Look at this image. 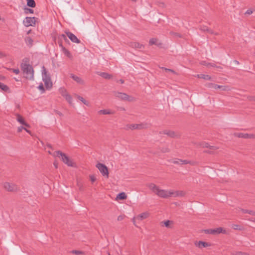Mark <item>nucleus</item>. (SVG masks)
<instances>
[{
    "instance_id": "1",
    "label": "nucleus",
    "mask_w": 255,
    "mask_h": 255,
    "mask_svg": "<svg viewBox=\"0 0 255 255\" xmlns=\"http://www.w3.org/2000/svg\"><path fill=\"white\" fill-rule=\"evenodd\" d=\"M20 67L26 79L30 80L33 79L34 70L31 65L27 63H22Z\"/></svg>"
},
{
    "instance_id": "2",
    "label": "nucleus",
    "mask_w": 255,
    "mask_h": 255,
    "mask_svg": "<svg viewBox=\"0 0 255 255\" xmlns=\"http://www.w3.org/2000/svg\"><path fill=\"white\" fill-rule=\"evenodd\" d=\"M53 156L55 157H59L61 158L62 161L66 164H67L68 166H73L74 163L73 161L69 158L68 156L66 155L65 153L62 152L60 151H56L53 153Z\"/></svg>"
},
{
    "instance_id": "3",
    "label": "nucleus",
    "mask_w": 255,
    "mask_h": 255,
    "mask_svg": "<svg viewBox=\"0 0 255 255\" xmlns=\"http://www.w3.org/2000/svg\"><path fill=\"white\" fill-rule=\"evenodd\" d=\"M42 79L44 83L46 89H50L52 87V83L50 76L47 74L46 69L44 66L42 67Z\"/></svg>"
},
{
    "instance_id": "4",
    "label": "nucleus",
    "mask_w": 255,
    "mask_h": 255,
    "mask_svg": "<svg viewBox=\"0 0 255 255\" xmlns=\"http://www.w3.org/2000/svg\"><path fill=\"white\" fill-rule=\"evenodd\" d=\"M148 127V125L146 123H141L139 124H129L127 125L125 127V129L134 130V129H142L146 128Z\"/></svg>"
},
{
    "instance_id": "5",
    "label": "nucleus",
    "mask_w": 255,
    "mask_h": 255,
    "mask_svg": "<svg viewBox=\"0 0 255 255\" xmlns=\"http://www.w3.org/2000/svg\"><path fill=\"white\" fill-rule=\"evenodd\" d=\"M2 186L4 190L8 192H14L18 190V187L14 183L5 182L3 183Z\"/></svg>"
},
{
    "instance_id": "6",
    "label": "nucleus",
    "mask_w": 255,
    "mask_h": 255,
    "mask_svg": "<svg viewBox=\"0 0 255 255\" xmlns=\"http://www.w3.org/2000/svg\"><path fill=\"white\" fill-rule=\"evenodd\" d=\"M103 176L109 177V170L107 167L104 164L98 163L96 165Z\"/></svg>"
},
{
    "instance_id": "7",
    "label": "nucleus",
    "mask_w": 255,
    "mask_h": 255,
    "mask_svg": "<svg viewBox=\"0 0 255 255\" xmlns=\"http://www.w3.org/2000/svg\"><path fill=\"white\" fill-rule=\"evenodd\" d=\"M204 232L206 234H212L216 235L219 234L220 233H223L224 234H227L226 230L224 229L222 227L217 228L214 229H207L204 231Z\"/></svg>"
},
{
    "instance_id": "8",
    "label": "nucleus",
    "mask_w": 255,
    "mask_h": 255,
    "mask_svg": "<svg viewBox=\"0 0 255 255\" xmlns=\"http://www.w3.org/2000/svg\"><path fill=\"white\" fill-rule=\"evenodd\" d=\"M115 96L119 98L121 100L124 101H128L129 102L134 101L135 100L134 98L131 96H129L126 93H121V92H116L115 94Z\"/></svg>"
},
{
    "instance_id": "9",
    "label": "nucleus",
    "mask_w": 255,
    "mask_h": 255,
    "mask_svg": "<svg viewBox=\"0 0 255 255\" xmlns=\"http://www.w3.org/2000/svg\"><path fill=\"white\" fill-rule=\"evenodd\" d=\"M171 189L170 190H164L159 188L156 195L162 198H168L171 197Z\"/></svg>"
},
{
    "instance_id": "10",
    "label": "nucleus",
    "mask_w": 255,
    "mask_h": 255,
    "mask_svg": "<svg viewBox=\"0 0 255 255\" xmlns=\"http://www.w3.org/2000/svg\"><path fill=\"white\" fill-rule=\"evenodd\" d=\"M36 23V18L34 17H26L23 20L24 25L26 26H34Z\"/></svg>"
},
{
    "instance_id": "11",
    "label": "nucleus",
    "mask_w": 255,
    "mask_h": 255,
    "mask_svg": "<svg viewBox=\"0 0 255 255\" xmlns=\"http://www.w3.org/2000/svg\"><path fill=\"white\" fill-rule=\"evenodd\" d=\"M65 33L72 42L76 43H80V40L75 35H74L72 32L69 31L68 30H66L65 31Z\"/></svg>"
},
{
    "instance_id": "12",
    "label": "nucleus",
    "mask_w": 255,
    "mask_h": 255,
    "mask_svg": "<svg viewBox=\"0 0 255 255\" xmlns=\"http://www.w3.org/2000/svg\"><path fill=\"white\" fill-rule=\"evenodd\" d=\"M171 197H181L186 195L185 191L182 190H174L171 189Z\"/></svg>"
},
{
    "instance_id": "13",
    "label": "nucleus",
    "mask_w": 255,
    "mask_h": 255,
    "mask_svg": "<svg viewBox=\"0 0 255 255\" xmlns=\"http://www.w3.org/2000/svg\"><path fill=\"white\" fill-rule=\"evenodd\" d=\"M149 216V214L147 212L142 213L139 215H138L136 217H134L132 219V222L133 223V224L136 226L135 224V219H136L138 220H143L144 219H145L147 218Z\"/></svg>"
},
{
    "instance_id": "14",
    "label": "nucleus",
    "mask_w": 255,
    "mask_h": 255,
    "mask_svg": "<svg viewBox=\"0 0 255 255\" xmlns=\"http://www.w3.org/2000/svg\"><path fill=\"white\" fill-rule=\"evenodd\" d=\"M15 116H16V121L21 125H22V126H24V127H26V128H30V126L28 124H27L24 119L23 118V117L22 116H21L20 115L18 114H15Z\"/></svg>"
},
{
    "instance_id": "15",
    "label": "nucleus",
    "mask_w": 255,
    "mask_h": 255,
    "mask_svg": "<svg viewBox=\"0 0 255 255\" xmlns=\"http://www.w3.org/2000/svg\"><path fill=\"white\" fill-rule=\"evenodd\" d=\"M195 245L199 249H202L203 248H207L211 246V244L210 243L201 241L196 242L195 243Z\"/></svg>"
},
{
    "instance_id": "16",
    "label": "nucleus",
    "mask_w": 255,
    "mask_h": 255,
    "mask_svg": "<svg viewBox=\"0 0 255 255\" xmlns=\"http://www.w3.org/2000/svg\"><path fill=\"white\" fill-rule=\"evenodd\" d=\"M161 226H165L167 228L172 229L174 226V222L171 220H166L160 222Z\"/></svg>"
},
{
    "instance_id": "17",
    "label": "nucleus",
    "mask_w": 255,
    "mask_h": 255,
    "mask_svg": "<svg viewBox=\"0 0 255 255\" xmlns=\"http://www.w3.org/2000/svg\"><path fill=\"white\" fill-rule=\"evenodd\" d=\"M160 134H166L171 137H176L178 136V134L174 131L169 130H164L160 132Z\"/></svg>"
},
{
    "instance_id": "18",
    "label": "nucleus",
    "mask_w": 255,
    "mask_h": 255,
    "mask_svg": "<svg viewBox=\"0 0 255 255\" xmlns=\"http://www.w3.org/2000/svg\"><path fill=\"white\" fill-rule=\"evenodd\" d=\"M70 76L77 83L81 85H83L84 84V80H82L80 77L76 76L73 74H71Z\"/></svg>"
},
{
    "instance_id": "19",
    "label": "nucleus",
    "mask_w": 255,
    "mask_h": 255,
    "mask_svg": "<svg viewBox=\"0 0 255 255\" xmlns=\"http://www.w3.org/2000/svg\"><path fill=\"white\" fill-rule=\"evenodd\" d=\"M129 45L131 47L135 49H142L144 47V46L142 44L137 42H131L129 44Z\"/></svg>"
},
{
    "instance_id": "20",
    "label": "nucleus",
    "mask_w": 255,
    "mask_h": 255,
    "mask_svg": "<svg viewBox=\"0 0 255 255\" xmlns=\"http://www.w3.org/2000/svg\"><path fill=\"white\" fill-rule=\"evenodd\" d=\"M148 188L151 190L156 195L159 189V187L153 183H150L148 185Z\"/></svg>"
},
{
    "instance_id": "21",
    "label": "nucleus",
    "mask_w": 255,
    "mask_h": 255,
    "mask_svg": "<svg viewBox=\"0 0 255 255\" xmlns=\"http://www.w3.org/2000/svg\"><path fill=\"white\" fill-rule=\"evenodd\" d=\"M98 113L99 115H112L114 114V112L110 110L104 109L99 111Z\"/></svg>"
},
{
    "instance_id": "22",
    "label": "nucleus",
    "mask_w": 255,
    "mask_h": 255,
    "mask_svg": "<svg viewBox=\"0 0 255 255\" xmlns=\"http://www.w3.org/2000/svg\"><path fill=\"white\" fill-rule=\"evenodd\" d=\"M234 135L239 138H248V133L243 132H237L234 133Z\"/></svg>"
},
{
    "instance_id": "23",
    "label": "nucleus",
    "mask_w": 255,
    "mask_h": 255,
    "mask_svg": "<svg viewBox=\"0 0 255 255\" xmlns=\"http://www.w3.org/2000/svg\"><path fill=\"white\" fill-rule=\"evenodd\" d=\"M149 45H153V44H155V45H157L158 46H159V45H161V43H158V39L155 38H151L150 40H149Z\"/></svg>"
},
{
    "instance_id": "24",
    "label": "nucleus",
    "mask_w": 255,
    "mask_h": 255,
    "mask_svg": "<svg viewBox=\"0 0 255 255\" xmlns=\"http://www.w3.org/2000/svg\"><path fill=\"white\" fill-rule=\"evenodd\" d=\"M25 41L26 44L29 46L31 47L33 45V41L29 36H27L25 38Z\"/></svg>"
},
{
    "instance_id": "25",
    "label": "nucleus",
    "mask_w": 255,
    "mask_h": 255,
    "mask_svg": "<svg viewBox=\"0 0 255 255\" xmlns=\"http://www.w3.org/2000/svg\"><path fill=\"white\" fill-rule=\"evenodd\" d=\"M63 53L68 58L72 59V55L70 52V51L67 50L66 48H63V50H62Z\"/></svg>"
},
{
    "instance_id": "26",
    "label": "nucleus",
    "mask_w": 255,
    "mask_h": 255,
    "mask_svg": "<svg viewBox=\"0 0 255 255\" xmlns=\"http://www.w3.org/2000/svg\"><path fill=\"white\" fill-rule=\"evenodd\" d=\"M197 77L198 78H201L207 80H210L211 79V76H210L208 75H205V74H198L197 75Z\"/></svg>"
},
{
    "instance_id": "27",
    "label": "nucleus",
    "mask_w": 255,
    "mask_h": 255,
    "mask_svg": "<svg viewBox=\"0 0 255 255\" xmlns=\"http://www.w3.org/2000/svg\"><path fill=\"white\" fill-rule=\"evenodd\" d=\"M59 91L60 94L64 97L65 96H66L68 93L66 90V89L64 87H61L59 89Z\"/></svg>"
},
{
    "instance_id": "28",
    "label": "nucleus",
    "mask_w": 255,
    "mask_h": 255,
    "mask_svg": "<svg viewBox=\"0 0 255 255\" xmlns=\"http://www.w3.org/2000/svg\"><path fill=\"white\" fill-rule=\"evenodd\" d=\"M127 197V195L124 192L119 193L117 196V199L124 200Z\"/></svg>"
},
{
    "instance_id": "29",
    "label": "nucleus",
    "mask_w": 255,
    "mask_h": 255,
    "mask_svg": "<svg viewBox=\"0 0 255 255\" xmlns=\"http://www.w3.org/2000/svg\"><path fill=\"white\" fill-rule=\"evenodd\" d=\"M200 146L202 147L210 148L211 149H214V146H211L209 144L205 142H202L200 143Z\"/></svg>"
},
{
    "instance_id": "30",
    "label": "nucleus",
    "mask_w": 255,
    "mask_h": 255,
    "mask_svg": "<svg viewBox=\"0 0 255 255\" xmlns=\"http://www.w3.org/2000/svg\"><path fill=\"white\" fill-rule=\"evenodd\" d=\"M27 5L31 7H34L36 5L35 2L34 0H26Z\"/></svg>"
},
{
    "instance_id": "31",
    "label": "nucleus",
    "mask_w": 255,
    "mask_h": 255,
    "mask_svg": "<svg viewBox=\"0 0 255 255\" xmlns=\"http://www.w3.org/2000/svg\"><path fill=\"white\" fill-rule=\"evenodd\" d=\"M100 75L102 76L103 78L106 79H109L112 77L111 75L105 72L101 73Z\"/></svg>"
},
{
    "instance_id": "32",
    "label": "nucleus",
    "mask_w": 255,
    "mask_h": 255,
    "mask_svg": "<svg viewBox=\"0 0 255 255\" xmlns=\"http://www.w3.org/2000/svg\"><path fill=\"white\" fill-rule=\"evenodd\" d=\"M208 87L210 88L217 89L221 88L220 85H218L217 84L210 83L208 84Z\"/></svg>"
},
{
    "instance_id": "33",
    "label": "nucleus",
    "mask_w": 255,
    "mask_h": 255,
    "mask_svg": "<svg viewBox=\"0 0 255 255\" xmlns=\"http://www.w3.org/2000/svg\"><path fill=\"white\" fill-rule=\"evenodd\" d=\"M77 98L84 104H85V105H86L87 106H89V102L88 101H86V100H85L83 97H82L80 96H78Z\"/></svg>"
},
{
    "instance_id": "34",
    "label": "nucleus",
    "mask_w": 255,
    "mask_h": 255,
    "mask_svg": "<svg viewBox=\"0 0 255 255\" xmlns=\"http://www.w3.org/2000/svg\"><path fill=\"white\" fill-rule=\"evenodd\" d=\"M241 210L242 211V212L243 213H248L250 215L255 216V211H254L252 210H245V209H241Z\"/></svg>"
},
{
    "instance_id": "35",
    "label": "nucleus",
    "mask_w": 255,
    "mask_h": 255,
    "mask_svg": "<svg viewBox=\"0 0 255 255\" xmlns=\"http://www.w3.org/2000/svg\"><path fill=\"white\" fill-rule=\"evenodd\" d=\"M0 88L4 91H7L9 90V88L6 85L0 82Z\"/></svg>"
},
{
    "instance_id": "36",
    "label": "nucleus",
    "mask_w": 255,
    "mask_h": 255,
    "mask_svg": "<svg viewBox=\"0 0 255 255\" xmlns=\"http://www.w3.org/2000/svg\"><path fill=\"white\" fill-rule=\"evenodd\" d=\"M64 98L70 104L72 103V98L69 94L65 96Z\"/></svg>"
},
{
    "instance_id": "37",
    "label": "nucleus",
    "mask_w": 255,
    "mask_h": 255,
    "mask_svg": "<svg viewBox=\"0 0 255 255\" xmlns=\"http://www.w3.org/2000/svg\"><path fill=\"white\" fill-rule=\"evenodd\" d=\"M232 228L236 230H242L241 226L237 224H233L232 225Z\"/></svg>"
},
{
    "instance_id": "38",
    "label": "nucleus",
    "mask_w": 255,
    "mask_h": 255,
    "mask_svg": "<svg viewBox=\"0 0 255 255\" xmlns=\"http://www.w3.org/2000/svg\"><path fill=\"white\" fill-rule=\"evenodd\" d=\"M66 34H62L61 35H60L58 37L59 39H63L65 41H68V39L66 37Z\"/></svg>"
},
{
    "instance_id": "39",
    "label": "nucleus",
    "mask_w": 255,
    "mask_h": 255,
    "mask_svg": "<svg viewBox=\"0 0 255 255\" xmlns=\"http://www.w3.org/2000/svg\"><path fill=\"white\" fill-rule=\"evenodd\" d=\"M208 28L207 26L204 25H200V29L202 31H207Z\"/></svg>"
},
{
    "instance_id": "40",
    "label": "nucleus",
    "mask_w": 255,
    "mask_h": 255,
    "mask_svg": "<svg viewBox=\"0 0 255 255\" xmlns=\"http://www.w3.org/2000/svg\"><path fill=\"white\" fill-rule=\"evenodd\" d=\"M172 163L175 164H181V159H175L173 160Z\"/></svg>"
},
{
    "instance_id": "41",
    "label": "nucleus",
    "mask_w": 255,
    "mask_h": 255,
    "mask_svg": "<svg viewBox=\"0 0 255 255\" xmlns=\"http://www.w3.org/2000/svg\"><path fill=\"white\" fill-rule=\"evenodd\" d=\"M222 91H229L230 90V88L227 86H221L220 85Z\"/></svg>"
},
{
    "instance_id": "42",
    "label": "nucleus",
    "mask_w": 255,
    "mask_h": 255,
    "mask_svg": "<svg viewBox=\"0 0 255 255\" xmlns=\"http://www.w3.org/2000/svg\"><path fill=\"white\" fill-rule=\"evenodd\" d=\"M89 177L92 183H94L97 179L96 176L94 175H90Z\"/></svg>"
},
{
    "instance_id": "43",
    "label": "nucleus",
    "mask_w": 255,
    "mask_h": 255,
    "mask_svg": "<svg viewBox=\"0 0 255 255\" xmlns=\"http://www.w3.org/2000/svg\"><path fill=\"white\" fill-rule=\"evenodd\" d=\"M207 32H208V33H209L210 34H214V35H216L219 34L218 33L214 32V31L212 29H211L209 28H208Z\"/></svg>"
},
{
    "instance_id": "44",
    "label": "nucleus",
    "mask_w": 255,
    "mask_h": 255,
    "mask_svg": "<svg viewBox=\"0 0 255 255\" xmlns=\"http://www.w3.org/2000/svg\"><path fill=\"white\" fill-rule=\"evenodd\" d=\"M25 12L27 14L28 13H33V10L29 8H25Z\"/></svg>"
},
{
    "instance_id": "45",
    "label": "nucleus",
    "mask_w": 255,
    "mask_h": 255,
    "mask_svg": "<svg viewBox=\"0 0 255 255\" xmlns=\"http://www.w3.org/2000/svg\"><path fill=\"white\" fill-rule=\"evenodd\" d=\"M191 164V162L190 161L187 160H181V164Z\"/></svg>"
},
{
    "instance_id": "46",
    "label": "nucleus",
    "mask_w": 255,
    "mask_h": 255,
    "mask_svg": "<svg viewBox=\"0 0 255 255\" xmlns=\"http://www.w3.org/2000/svg\"><path fill=\"white\" fill-rule=\"evenodd\" d=\"M253 13V10L252 9H248L245 13V15H251Z\"/></svg>"
},
{
    "instance_id": "47",
    "label": "nucleus",
    "mask_w": 255,
    "mask_h": 255,
    "mask_svg": "<svg viewBox=\"0 0 255 255\" xmlns=\"http://www.w3.org/2000/svg\"><path fill=\"white\" fill-rule=\"evenodd\" d=\"M25 127L20 126L17 128V132H21L22 130H24Z\"/></svg>"
},
{
    "instance_id": "48",
    "label": "nucleus",
    "mask_w": 255,
    "mask_h": 255,
    "mask_svg": "<svg viewBox=\"0 0 255 255\" xmlns=\"http://www.w3.org/2000/svg\"><path fill=\"white\" fill-rule=\"evenodd\" d=\"M248 138H253L255 139V134H249L248 133Z\"/></svg>"
},
{
    "instance_id": "49",
    "label": "nucleus",
    "mask_w": 255,
    "mask_h": 255,
    "mask_svg": "<svg viewBox=\"0 0 255 255\" xmlns=\"http://www.w3.org/2000/svg\"><path fill=\"white\" fill-rule=\"evenodd\" d=\"M125 217V215H120V216H118L117 220L119 221H122L123 220H124Z\"/></svg>"
},
{
    "instance_id": "50",
    "label": "nucleus",
    "mask_w": 255,
    "mask_h": 255,
    "mask_svg": "<svg viewBox=\"0 0 255 255\" xmlns=\"http://www.w3.org/2000/svg\"><path fill=\"white\" fill-rule=\"evenodd\" d=\"M11 70L15 74H18L19 73V70L18 69H11Z\"/></svg>"
},
{
    "instance_id": "51",
    "label": "nucleus",
    "mask_w": 255,
    "mask_h": 255,
    "mask_svg": "<svg viewBox=\"0 0 255 255\" xmlns=\"http://www.w3.org/2000/svg\"><path fill=\"white\" fill-rule=\"evenodd\" d=\"M38 88L42 91V93L44 92V89L43 86L42 84H41L38 87Z\"/></svg>"
},
{
    "instance_id": "52",
    "label": "nucleus",
    "mask_w": 255,
    "mask_h": 255,
    "mask_svg": "<svg viewBox=\"0 0 255 255\" xmlns=\"http://www.w3.org/2000/svg\"><path fill=\"white\" fill-rule=\"evenodd\" d=\"M54 112L56 114L59 115L60 117H61L63 116L62 113L57 110H55Z\"/></svg>"
},
{
    "instance_id": "53",
    "label": "nucleus",
    "mask_w": 255,
    "mask_h": 255,
    "mask_svg": "<svg viewBox=\"0 0 255 255\" xmlns=\"http://www.w3.org/2000/svg\"><path fill=\"white\" fill-rule=\"evenodd\" d=\"M72 253L73 254H76V255H80V254H82V253L81 252L79 251H76V250L73 251Z\"/></svg>"
},
{
    "instance_id": "54",
    "label": "nucleus",
    "mask_w": 255,
    "mask_h": 255,
    "mask_svg": "<svg viewBox=\"0 0 255 255\" xmlns=\"http://www.w3.org/2000/svg\"><path fill=\"white\" fill-rule=\"evenodd\" d=\"M162 69H164L166 71H170V72H172L173 73H175V72L173 70L167 69L166 68H162Z\"/></svg>"
},
{
    "instance_id": "55",
    "label": "nucleus",
    "mask_w": 255,
    "mask_h": 255,
    "mask_svg": "<svg viewBox=\"0 0 255 255\" xmlns=\"http://www.w3.org/2000/svg\"><path fill=\"white\" fill-rule=\"evenodd\" d=\"M59 46L61 48V50H63V48H65L64 47L62 44L61 42H58Z\"/></svg>"
},
{
    "instance_id": "56",
    "label": "nucleus",
    "mask_w": 255,
    "mask_h": 255,
    "mask_svg": "<svg viewBox=\"0 0 255 255\" xmlns=\"http://www.w3.org/2000/svg\"><path fill=\"white\" fill-rule=\"evenodd\" d=\"M4 56H5V54L3 53H2V52L0 51V57L1 58Z\"/></svg>"
},
{
    "instance_id": "57",
    "label": "nucleus",
    "mask_w": 255,
    "mask_h": 255,
    "mask_svg": "<svg viewBox=\"0 0 255 255\" xmlns=\"http://www.w3.org/2000/svg\"><path fill=\"white\" fill-rule=\"evenodd\" d=\"M24 130H25L27 133H28L29 134H31V132L29 130L27 129L26 128V127L25 128Z\"/></svg>"
},
{
    "instance_id": "58",
    "label": "nucleus",
    "mask_w": 255,
    "mask_h": 255,
    "mask_svg": "<svg viewBox=\"0 0 255 255\" xmlns=\"http://www.w3.org/2000/svg\"><path fill=\"white\" fill-rule=\"evenodd\" d=\"M244 255H248L246 254H244ZM238 255H243V254L242 252H240L238 253Z\"/></svg>"
},
{
    "instance_id": "59",
    "label": "nucleus",
    "mask_w": 255,
    "mask_h": 255,
    "mask_svg": "<svg viewBox=\"0 0 255 255\" xmlns=\"http://www.w3.org/2000/svg\"><path fill=\"white\" fill-rule=\"evenodd\" d=\"M119 81L121 84H123L124 83V81L123 79H120Z\"/></svg>"
},
{
    "instance_id": "60",
    "label": "nucleus",
    "mask_w": 255,
    "mask_h": 255,
    "mask_svg": "<svg viewBox=\"0 0 255 255\" xmlns=\"http://www.w3.org/2000/svg\"><path fill=\"white\" fill-rule=\"evenodd\" d=\"M207 66H213V67H214V66H215V65H213V64H210V63L208 64L207 65Z\"/></svg>"
},
{
    "instance_id": "61",
    "label": "nucleus",
    "mask_w": 255,
    "mask_h": 255,
    "mask_svg": "<svg viewBox=\"0 0 255 255\" xmlns=\"http://www.w3.org/2000/svg\"><path fill=\"white\" fill-rule=\"evenodd\" d=\"M30 32H31V30H28V31L27 32V34H29Z\"/></svg>"
},
{
    "instance_id": "62",
    "label": "nucleus",
    "mask_w": 255,
    "mask_h": 255,
    "mask_svg": "<svg viewBox=\"0 0 255 255\" xmlns=\"http://www.w3.org/2000/svg\"><path fill=\"white\" fill-rule=\"evenodd\" d=\"M54 165L55 166L56 168H57V164H56L55 162L54 163Z\"/></svg>"
},
{
    "instance_id": "63",
    "label": "nucleus",
    "mask_w": 255,
    "mask_h": 255,
    "mask_svg": "<svg viewBox=\"0 0 255 255\" xmlns=\"http://www.w3.org/2000/svg\"><path fill=\"white\" fill-rule=\"evenodd\" d=\"M47 146L49 147L50 148L52 147L51 145H50V144L47 145Z\"/></svg>"
},
{
    "instance_id": "64",
    "label": "nucleus",
    "mask_w": 255,
    "mask_h": 255,
    "mask_svg": "<svg viewBox=\"0 0 255 255\" xmlns=\"http://www.w3.org/2000/svg\"><path fill=\"white\" fill-rule=\"evenodd\" d=\"M48 152L49 154H52L53 155V153L52 154V153L50 151H48Z\"/></svg>"
}]
</instances>
